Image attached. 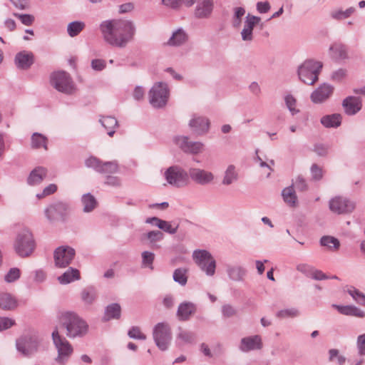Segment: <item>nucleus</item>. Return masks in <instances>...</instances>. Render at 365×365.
<instances>
[{
  "label": "nucleus",
  "mask_w": 365,
  "mask_h": 365,
  "mask_svg": "<svg viewBox=\"0 0 365 365\" xmlns=\"http://www.w3.org/2000/svg\"><path fill=\"white\" fill-rule=\"evenodd\" d=\"M85 164L86 167L93 168L98 173L100 172V170H102L101 168L102 162L95 157H90L88 159H86Z\"/></svg>",
  "instance_id": "603ef678"
},
{
  "label": "nucleus",
  "mask_w": 365,
  "mask_h": 365,
  "mask_svg": "<svg viewBox=\"0 0 365 365\" xmlns=\"http://www.w3.org/2000/svg\"><path fill=\"white\" fill-rule=\"evenodd\" d=\"M51 336L58 353L55 361L60 365H66L73 352V348L65 337L60 335L57 328L53 331Z\"/></svg>",
  "instance_id": "20e7f679"
},
{
  "label": "nucleus",
  "mask_w": 365,
  "mask_h": 365,
  "mask_svg": "<svg viewBox=\"0 0 365 365\" xmlns=\"http://www.w3.org/2000/svg\"><path fill=\"white\" fill-rule=\"evenodd\" d=\"M314 268V267L307 264H299L297 266V270L308 277H311Z\"/></svg>",
  "instance_id": "e2e57ef3"
},
{
  "label": "nucleus",
  "mask_w": 365,
  "mask_h": 365,
  "mask_svg": "<svg viewBox=\"0 0 365 365\" xmlns=\"http://www.w3.org/2000/svg\"><path fill=\"white\" fill-rule=\"evenodd\" d=\"M146 237L150 243H154L155 242L162 240L164 237V235L159 230H153L148 232L146 235Z\"/></svg>",
  "instance_id": "4d7b16f0"
},
{
  "label": "nucleus",
  "mask_w": 365,
  "mask_h": 365,
  "mask_svg": "<svg viewBox=\"0 0 365 365\" xmlns=\"http://www.w3.org/2000/svg\"><path fill=\"white\" fill-rule=\"evenodd\" d=\"M121 314V307L117 303H113L106 307L103 321L108 322L111 319H118Z\"/></svg>",
  "instance_id": "c85d7f7f"
},
{
  "label": "nucleus",
  "mask_w": 365,
  "mask_h": 365,
  "mask_svg": "<svg viewBox=\"0 0 365 365\" xmlns=\"http://www.w3.org/2000/svg\"><path fill=\"white\" fill-rule=\"evenodd\" d=\"M20 277V270L18 268H11L5 275L4 279L6 282L11 283Z\"/></svg>",
  "instance_id": "5fc2aeb1"
},
{
  "label": "nucleus",
  "mask_w": 365,
  "mask_h": 365,
  "mask_svg": "<svg viewBox=\"0 0 365 365\" xmlns=\"http://www.w3.org/2000/svg\"><path fill=\"white\" fill-rule=\"evenodd\" d=\"M48 170L46 168L39 166L32 170L27 178V183L29 185L34 186L39 185L47 176Z\"/></svg>",
  "instance_id": "b1692460"
},
{
  "label": "nucleus",
  "mask_w": 365,
  "mask_h": 365,
  "mask_svg": "<svg viewBox=\"0 0 365 365\" xmlns=\"http://www.w3.org/2000/svg\"><path fill=\"white\" fill-rule=\"evenodd\" d=\"M81 279L80 272L78 269L69 267L63 274L58 277L61 284H67Z\"/></svg>",
  "instance_id": "cd10ccee"
},
{
  "label": "nucleus",
  "mask_w": 365,
  "mask_h": 365,
  "mask_svg": "<svg viewBox=\"0 0 365 365\" xmlns=\"http://www.w3.org/2000/svg\"><path fill=\"white\" fill-rule=\"evenodd\" d=\"M76 255V251L69 246H60L53 253L55 265L58 268H65L68 266Z\"/></svg>",
  "instance_id": "f8f14e48"
},
{
  "label": "nucleus",
  "mask_w": 365,
  "mask_h": 365,
  "mask_svg": "<svg viewBox=\"0 0 365 365\" xmlns=\"http://www.w3.org/2000/svg\"><path fill=\"white\" fill-rule=\"evenodd\" d=\"M195 262L205 272L207 276H213L215 273L216 262L211 254L205 250H197L192 253Z\"/></svg>",
  "instance_id": "423d86ee"
},
{
  "label": "nucleus",
  "mask_w": 365,
  "mask_h": 365,
  "mask_svg": "<svg viewBox=\"0 0 365 365\" xmlns=\"http://www.w3.org/2000/svg\"><path fill=\"white\" fill-rule=\"evenodd\" d=\"M320 245L323 247H327L331 251H336L340 247L339 240L332 236L325 235L320 239Z\"/></svg>",
  "instance_id": "4c0bfd02"
},
{
  "label": "nucleus",
  "mask_w": 365,
  "mask_h": 365,
  "mask_svg": "<svg viewBox=\"0 0 365 365\" xmlns=\"http://www.w3.org/2000/svg\"><path fill=\"white\" fill-rule=\"evenodd\" d=\"M60 327L66 329V335L70 339L82 338L88 332V324L74 312L61 314Z\"/></svg>",
  "instance_id": "f03ea898"
},
{
  "label": "nucleus",
  "mask_w": 365,
  "mask_h": 365,
  "mask_svg": "<svg viewBox=\"0 0 365 365\" xmlns=\"http://www.w3.org/2000/svg\"><path fill=\"white\" fill-rule=\"evenodd\" d=\"M175 144L184 153L197 155L204 150V144L200 141H191L187 136L178 135L173 138Z\"/></svg>",
  "instance_id": "9b49d317"
},
{
  "label": "nucleus",
  "mask_w": 365,
  "mask_h": 365,
  "mask_svg": "<svg viewBox=\"0 0 365 365\" xmlns=\"http://www.w3.org/2000/svg\"><path fill=\"white\" fill-rule=\"evenodd\" d=\"M154 258L155 255L151 252L145 251L142 253L143 264L145 267L153 268L152 264L154 261Z\"/></svg>",
  "instance_id": "6e6d98bb"
},
{
  "label": "nucleus",
  "mask_w": 365,
  "mask_h": 365,
  "mask_svg": "<svg viewBox=\"0 0 365 365\" xmlns=\"http://www.w3.org/2000/svg\"><path fill=\"white\" fill-rule=\"evenodd\" d=\"M333 307L336 308L341 314L356 317L359 318L365 317V312L354 305L341 306L333 304Z\"/></svg>",
  "instance_id": "bb28decb"
},
{
  "label": "nucleus",
  "mask_w": 365,
  "mask_h": 365,
  "mask_svg": "<svg viewBox=\"0 0 365 365\" xmlns=\"http://www.w3.org/2000/svg\"><path fill=\"white\" fill-rule=\"evenodd\" d=\"M102 170H100V173L102 174H113L118 172V165L115 161L102 163L101 167Z\"/></svg>",
  "instance_id": "49530a36"
},
{
  "label": "nucleus",
  "mask_w": 365,
  "mask_h": 365,
  "mask_svg": "<svg viewBox=\"0 0 365 365\" xmlns=\"http://www.w3.org/2000/svg\"><path fill=\"white\" fill-rule=\"evenodd\" d=\"M238 173L236 167L234 165H230L226 168L224 176L222 180V184L224 185H230L238 180Z\"/></svg>",
  "instance_id": "c756f323"
},
{
  "label": "nucleus",
  "mask_w": 365,
  "mask_h": 365,
  "mask_svg": "<svg viewBox=\"0 0 365 365\" xmlns=\"http://www.w3.org/2000/svg\"><path fill=\"white\" fill-rule=\"evenodd\" d=\"M333 91L334 87L324 83L312 93L310 98L314 103H322L331 96Z\"/></svg>",
  "instance_id": "f3484780"
},
{
  "label": "nucleus",
  "mask_w": 365,
  "mask_h": 365,
  "mask_svg": "<svg viewBox=\"0 0 365 365\" xmlns=\"http://www.w3.org/2000/svg\"><path fill=\"white\" fill-rule=\"evenodd\" d=\"M187 269L185 268L176 269L173 272V280L181 286H185L187 282Z\"/></svg>",
  "instance_id": "79ce46f5"
},
{
  "label": "nucleus",
  "mask_w": 365,
  "mask_h": 365,
  "mask_svg": "<svg viewBox=\"0 0 365 365\" xmlns=\"http://www.w3.org/2000/svg\"><path fill=\"white\" fill-rule=\"evenodd\" d=\"M195 334L190 331L179 328L178 333L176 336V341L180 345L184 344H191L195 341Z\"/></svg>",
  "instance_id": "c9c22d12"
},
{
  "label": "nucleus",
  "mask_w": 365,
  "mask_h": 365,
  "mask_svg": "<svg viewBox=\"0 0 365 365\" xmlns=\"http://www.w3.org/2000/svg\"><path fill=\"white\" fill-rule=\"evenodd\" d=\"M188 35L182 29H178L173 31L166 44L170 46H180L187 42Z\"/></svg>",
  "instance_id": "393cba45"
},
{
  "label": "nucleus",
  "mask_w": 365,
  "mask_h": 365,
  "mask_svg": "<svg viewBox=\"0 0 365 365\" xmlns=\"http://www.w3.org/2000/svg\"><path fill=\"white\" fill-rule=\"evenodd\" d=\"M81 204L84 212H91L97 207L98 202L93 195L86 193L81 197Z\"/></svg>",
  "instance_id": "473e14b6"
},
{
  "label": "nucleus",
  "mask_w": 365,
  "mask_h": 365,
  "mask_svg": "<svg viewBox=\"0 0 365 365\" xmlns=\"http://www.w3.org/2000/svg\"><path fill=\"white\" fill-rule=\"evenodd\" d=\"M14 16L19 18L21 23L26 26H30L34 21V17L30 14H20L14 13Z\"/></svg>",
  "instance_id": "bf43d9fd"
},
{
  "label": "nucleus",
  "mask_w": 365,
  "mask_h": 365,
  "mask_svg": "<svg viewBox=\"0 0 365 365\" xmlns=\"http://www.w3.org/2000/svg\"><path fill=\"white\" fill-rule=\"evenodd\" d=\"M300 314L299 310L296 307H289L281 309L276 313V317L279 319L295 318Z\"/></svg>",
  "instance_id": "ea45409f"
},
{
  "label": "nucleus",
  "mask_w": 365,
  "mask_h": 365,
  "mask_svg": "<svg viewBox=\"0 0 365 365\" xmlns=\"http://www.w3.org/2000/svg\"><path fill=\"white\" fill-rule=\"evenodd\" d=\"M17 307L16 299L9 293H0V308L4 310H12Z\"/></svg>",
  "instance_id": "7c9ffc66"
},
{
  "label": "nucleus",
  "mask_w": 365,
  "mask_h": 365,
  "mask_svg": "<svg viewBox=\"0 0 365 365\" xmlns=\"http://www.w3.org/2000/svg\"><path fill=\"white\" fill-rule=\"evenodd\" d=\"M81 299L84 302V303L91 304H92L96 297V294L95 290L91 288H87L83 289L81 292Z\"/></svg>",
  "instance_id": "de8ad7c7"
},
{
  "label": "nucleus",
  "mask_w": 365,
  "mask_h": 365,
  "mask_svg": "<svg viewBox=\"0 0 365 365\" xmlns=\"http://www.w3.org/2000/svg\"><path fill=\"white\" fill-rule=\"evenodd\" d=\"M169 97L168 85L163 82H158L153 85L149 92V101L153 107L160 108L164 107Z\"/></svg>",
  "instance_id": "0eeeda50"
},
{
  "label": "nucleus",
  "mask_w": 365,
  "mask_h": 365,
  "mask_svg": "<svg viewBox=\"0 0 365 365\" xmlns=\"http://www.w3.org/2000/svg\"><path fill=\"white\" fill-rule=\"evenodd\" d=\"M355 11H356V9L353 6H351L344 11H343L341 9L333 11L331 13V16L336 20H341V19L349 18Z\"/></svg>",
  "instance_id": "c03bdc74"
},
{
  "label": "nucleus",
  "mask_w": 365,
  "mask_h": 365,
  "mask_svg": "<svg viewBox=\"0 0 365 365\" xmlns=\"http://www.w3.org/2000/svg\"><path fill=\"white\" fill-rule=\"evenodd\" d=\"M347 293L359 304L365 306V294L354 287H349L346 290Z\"/></svg>",
  "instance_id": "37998d69"
},
{
  "label": "nucleus",
  "mask_w": 365,
  "mask_h": 365,
  "mask_svg": "<svg viewBox=\"0 0 365 365\" xmlns=\"http://www.w3.org/2000/svg\"><path fill=\"white\" fill-rule=\"evenodd\" d=\"M164 176L170 185L177 187H185L189 183V173L177 165L168 168Z\"/></svg>",
  "instance_id": "1a4fd4ad"
},
{
  "label": "nucleus",
  "mask_w": 365,
  "mask_h": 365,
  "mask_svg": "<svg viewBox=\"0 0 365 365\" xmlns=\"http://www.w3.org/2000/svg\"><path fill=\"white\" fill-rule=\"evenodd\" d=\"M51 85L58 91L70 94L74 90L73 81L65 71H58L52 73L51 76Z\"/></svg>",
  "instance_id": "9d476101"
},
{
  "label": "nucleus",
  "mask_w": 365,
  "mask_h": 365,
  "mask_svg": "<svg viewBox=\"0 0 365 365\" xmlns=\"http://www.w3.org/2000/svg\"><path fill=\"white\" fill-rule=\"evenodd\" d=\"M221 311L225 318H230L237 314V309L230 304H224Z\"/></svg>",
  "instance_id": "3c124183"
},
{
  "label": "nucleus",
  "mask_w": 365,
  "mask_h": 365,
  "mask_svg": "<svg viewBox=\"0 0 365 365\" xmlns=\"http://www.w3.org/2000/svg\"><path fill=\"white\" fill-rule=\"evenodd\" d=\"M227 272L229 277L233 281H241L245 274V269L241 267H229Z\"/></svg>",
  "instance_id": "a19ab883"
},
{
  "label": "nucleus",
  "mask_w": 365,
  "mask_h": 365,
  "mask_svg": "<svg viewBox=\"0 0 365 365\" xmlns=\"http://www.w3.org/2000/svg\"><path fill=\"white\" fill-rule=\"evenodd\" d=\"M189 126L195 133L202 135L208 132L210 121L205 117L194 115L189 122Z\"/></svg>",
  "instance_id": "a211bd4d"
},
{
  "label": "nucleus",
  "mask_w": 365,
  "mask_h": 365,
  "mask_svg": "<svg viewBox=\"0 0 365 365\" xmlns=\"http://www.w3.org/2000/svg\"><path fill=\"white\" fill-rule=\"evenodd\" d=\"M16 254L21 257L30 256L35 249V241L32 233L27 229L21 230L14 245Z\"/></svg>",
  "instance_id": "39448f33"
},
{
  "label": "nucleus",
  "mask_w": 365,
  "mask_h": 365,
  "mask_svg": "<svg viewBox=\"0 0 365 365\" xmlns=\"http://www.w3.org/2000/svg\"><path fill=\"white\" fill-rule=\"evenodd\" d=\"M213 8V0H200L195 9V16L197 19H207L211 16Z\"/></svg>",
  "instance_id": "aec40b11"
},
{
  "label": "nucleus",
  "mask_w": 365,
  "mask_h": 365,
  "mask_svg": "<svg viewBox=\"0 0 365 365\" xmlns=\"http://www.w3.org/2000/svg\"><path fill=\"white\" fill-rule=\"evenodd\" d=\"M16 347L24 355H30L36 350L37 345L31 341H17Z\"/></svg>",
  "instance_id": "e433bc0d"
},
{
  "label": "nucleus",
  "mask_w": 365,
  "mask_h": 365,
  "mask_svg": "<svg viewBox=\"0 0 365 365\" xmlns=\"http://www.w3.org/2000/svg\"><path fill=\"white\" fill-rule=\"evenodd\" d=\"M14 61L18 68L27 70L34 63V56L31 52L23 51L16 53Z\"/></svg>",
  "instance_id": "412c9836"
},
{
  "label": "nucleus",
  "mask_w": 365,
  "mask_h": 365,
  "mask_svg": "<svg viewBox=\"0 0 365 365\" xmlns=\"http://www.w3.org/2000/svg\"><path fill=\"white\" fill-rule=\"evenodd\" d=\"M331 57L335 61H342L348 58L347 48L344 44L335 43L329 48Z\"/></svg>",
  "instance_id": "a878e982"
},
{
  "label": "nucleus",
  "mask_w": 365,
  "mask_h": 365,
  "mask_svg": "<svg viewBox=\"0 0 365 365\" xmlns=\"http://www.w3.org/2000/svg\"><path fill=\"white\" fill-rule=\"evenodd\" d=\"M188 173L191 180L200 185L211 184L215 180L214 174L204 169L192 168L189 169Z\"/></svg>",
  "instance_id": "2eb2a0df"
},
{
  "label": "nucleus",
  "mask_w": 365,
  "mask_h": 365,
  "mask_svg": "<svg viewBox=\"0 0 365 365\" xmlns=\"http://www.w3.org/2000/svg\"><path fill=\"white\" fill-rule=\"evenodd\" d=\"M346 70L344 68H339L336 71H334L331 76V78L334 81H342L346 76Z\"/></svg>",
  "instance_id": "052dcab7"
},
{
  "label": "nucleus",
  "mask_w": 365,
  "mask_h": 365,
  "mask_svg": "<svg viewBox=\"0 0 365 365\" xmlns=\"http://www.w3.org/2000/svg\"><path fill=\"white\" fill-rule=\"evenodd\" d=\"M329 209L336 214H346L351 212L355 208V203L343 197H335L329 201Z\"/></svg>",
  "instance_id": "ddd939ff"
},
{
  "label": "nucleus",
  "mask_w": 365,
  "mask_h": 365,
  "mask_svg": "<svg viewBox=\"0 0 365 365\" xmlns=\"http://www.w3.org/2000/svg\"><path fill=\"white\" fill-rule=\"evenodd\" d=\"M342 117L339 113L324 115L321 118V123L326 128H337L341 123Z\"/></svg>",
  "instance_id": "2f4dec72"
},
{
  "label": "nucleus",
  "mask_w": 365,
  "mask_h": 365,
  "mask_svg": "<svg viewBox=\"0 0 365 365\" xmlns=\"http://www.w3.org/2000/svg\"><path fill=\"white\" fill-rule=\"evenodd\" d=\"M262 348V339L259 335L247 336L241 339L240 349L242 351L248 352L252 350H259Z\"/></svg>",
  "instance_id": "6ab92c4d"
},
{
  "label": "nucleus",
  "mask_w": 365,
  "mask_h": 365,
  "mask_svg": "<svg viewBox=\"0 0 365 365\" xmlns=\"http://www.w3.org/2000/svg\"><path fill=\"white\" fill-rule=\"evenodd\" d=\"M285 104L292 115L299 113V110L296 108L297 100L291 94H287L284 97Z\"/></svg>",
  "instance_id": "8fccbe9b"
},
{
  "label": "nucleus",
  "mask_w": 365,
  "mask_h": 365,
  "mask_svg": "<svg viewBox=\"0 0 365 365\" xmlns=\"http://www.w3.org/2000/svg\"><path fill=\"white\" fill-rule=\"evenodd\" d=\"M85 24L82 21H73L68 24L67 26V31L71 37H74L79 34L84 29Z\"/></svg>",
  "instance_id": "a18cd8bd"
},
{
  "label": "nucleus",
  "mask_w": 365,
  "mask_h": 365,
  "mask_svg": "<svg viewBox=\"0 0 365 365\" xmlns=\"http://www.w3.org/2000/svg\"><path fill=\"white\" fill-rule=\"evenodd\" d=\"M282 196L285 203L290 207H295L297 202L294 188L292 185L287 187L282 190Z\"/></svg>",
  "instance_id": "72a5a7b5"
},
{
  "label": "nucleus",
  "mask_w": 365,
  "mask_h": 365,
  "mask_svg": "<svg viewBox=\"0 0 365 365\" xmlns=\"http://www.w3.org/2000/svg\"><path fill=\"white\" fill-rule=\"evenodd\" d=\"M323 64L313 59L306 60L297 70L299 80L307 85H314L319 80Z\"/></svg>",
  "instance_id": "7ed1b4c3"
},
{
  "label": "nucleus",
  "mask_w": 365,
  "mask_h": 365,
  "mask_svg": "<svg viewBox=\"0 0 365 365\" xmlns=\"http://www.w3.org/2000/svg\"><path fill=\"white\" fill-rule=\"evenodd\" d=\"M91 67L95 71H102L106 67V61L103 59H94L91 61Z\"/></svg>",
  "instance_id": "774afa93"
},
{
  "label": "nucleus",
  "mask_w": 365,
  "mask_h": 365,
  "mask_svg": "<svg viewBox=\"0 0 365 365\" xmlns=\"http://www.w3.org/2000/svg\"><path fill=\"white\" fill-rule=\"evenodd\" d=\"M261 18L248 14L244 22L243 29L240 33L242 40L246 42H251L253 38V29L255 26L259 24Z\"/></svg>",
  "instance_id": "dca6fc26"
},
{
  "label": "nucleus",
  "mask_w": 365,
  "mask_h": 365,
  "mask_svg": "<svg viewBox=\"0 0 365 365\" xmlns=\"http://www.w3.org/2000/svg\"><path fill=\"white\" fill-rule=\"evenodd\" d=\"M128 335L130 338L134 339L145 340L146 339V336L141 332L140 329L138 327H132L129 329Z\"/></svg>",
  "instance_id": "864d4df0"
},
{
  "label": "nucleus",
  "mask_w": 365,
  "mask_h": 365,
  "mask_svg": "<svg viewBox=\"0 0 365 365\" xmlns=\"http://www.w3.org/2000/svg\"><path fill=\"white\" fill-rule=\"evenodd\" d=\"M356 346L360 355H365V334L357 337Z\"/></svg>",
  "instance_id": "69168bd1"
},
{
  "label": "nucleus",
  "mask_w": 365,
  "mask_h": 365,
  "mask_svg": "<svg viewBox=\"0 0 365 365\" xmlns=\"http://www.w3.org/2000/svg\"><path fill=\"white\" fill-rule=\"evenodd\" d=\"M342 106L347 115H355L361 109V100L358 97L349 96L343 101Z\"/></svg>",
  "instance_id": "4be33fe9"
},
{
  "label": "nucleus",
  "mask_w": 365,
  "mask_h": 365,
  "mask_svg": "<svg viewBox=\"0 0 365 365\" xmlns=\"http://www.w3.org/2000/svg\"><path fill=\"white\" fill-rule=\"evenodd\" d=\"M70 210L69 205L63 202H58L51 205L45 210V215L50 221L64 220Z\"/></svg>",
  "instance_id": "4468645a"
},
{
  "label": "nucleus",
  "mask_w": 365,
  "mask_h": 365,
  "mask_svg": "<svg viewBox=\"0 0 365 365\" xmlns=\"http://www.w3.org/2000/svg\"><path fill=\"white\" fill-rule=\"evenodd\" d=\"M31 147L34 149L43 148L46 150H48L47 142L48 139L46 136L39 133H34L31 135Z\"/></svg>",
  "instance_id": "58836bf2"
},
{
  "label": "nucleus",
  "mask_w": 365,
  "mask_h": 365,
  "mask_svg": "<svg viewBox=\"0 0 365 365\" xmlns=\"http://www.w3.org/2000/svg\"><path fill=\"white\" fill-rule=\"evenodd\" d=\"M103 127L107 130V133L112 137L115 133V128L118 126V120L113 116H103L99 120Z\"/></svg>",
  "instance_id": "f704fd0d"
},
{
  "label": "nucleus",
  "mask_w": 365,
  "mask_h": 365,
  "mask_svg": "<svg viewBox=\"0 0 365 365\" xmlns=\"http://www.w3.org/2000/svg\"><path fill=\"white\" fill-rule=\"evenodd\" d=\"M196 309V305L192 302H182L178 306L177 317L180 321H187L195 313Z\"/></svg>",
  "instance_id": "5701e85b"
},
{
  "label": "nucleus",
  "mask_w": 365,
  "mask_h": 365,
  "mask_svg": "<svg viewBox=\"0 0 365 365\" xmlns=\"http://www.w3.org/2000/svg\"><path fill=\"white\" fill-rule=\"evenodd\" d=\"M153 339L156 346L161 351L168 349L172 339L171 329L168 323H158L153 328Z\"/></svg>",
  "instance_id": "6e6552de"
},
{
  "label": "nucleus",
  "mask_w": 365,
  "mask_h": 365,
  "mask_svg": "<svg viewBox=\"0 0 365 365\" xmlns=\"http://www.w3.org/2000/svg\"><path fill=\"white\" fill-rule=\"evenodd\" d=\"M179 225L176 224L173 225L170 222L162 220L159 222V229L170 235H174L177 232Z\"/></svg>",
  "instance_id": "09e8293b"
},
{
  "label": "nucleus",
  "mask_w": 365,
  "mask_h": 365,
  "mask_svg": "<svg viewBox=\"0 0 365 365\" xmlns=\"http://www.w3.org/2000/svg\"><path fill=\"white\" fill-rule=\"evenodd\" d=\"M100 31L106 43L124 48L133 38L135 26L130 20H107L100 24Z\"/></svg>",
  "instance_id": "f257e3e1"
},
{
  "label": "nucleus",
  "mask_w": 365,
  "mask_h": 365,
  "mask_svg": "<svg viewBox=\"0 0 365 365\" xmlns=\"http://www.w3.org/2000/svg\"><path fill=\"white\" fill-rule=\"evenodd\" d=\"M15 321L9 317H0V331L8 329L14 325Z\"/></svg>",
  "instance_id": "680f3d73"
},
{
  "label": "nucleus",
  "mask_w": 365,
  "mask_h": 365,
  "mask_svg": "<svg viewBox=\"0 0 365 365\" xmlns=\"http://www.w3.org/2000/svg\"><path fill=\"white\" fill-rule=\"evenodd\" d=\"M292 185L293 187L294 186L299 191H304L307 189V182L302 175L297 176L293 181Z\"/></svg>",
  "instance_id": "13d9d810"
},
{
  "label": "nucleus",
  "mask_w": 365,
  "mask_h": 365,
  "mask_svg": "<svg viewBox=\"0 0 365 365\" xmlns=\"http://www.w3.org/2000/svg\"><path fill=\"white\" fill-rule=\"evenodd\" d=\"M105 184L112 187H120L121 185V180L118 177L108 175Z\"/></svg>",
  "instance_id": "338daca9"
},
{
  "label": "nucleus",
  "mask_w": 365,
  "mask_h": 365,
  "mask_svg": "<svg viewBox=\"0 0 365 365\" xmlns=\"http://www.w3.org/2000/svg\"><path fill=\"white\" fill-rule=\"evenodd\" d=\"M311 173L312 178L315 180H319L323 177L322 170L317 164H313L312 165Z\"/></svg>",
  "instance_id": "0e129e2a"
}]
</instances>
